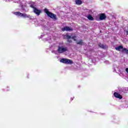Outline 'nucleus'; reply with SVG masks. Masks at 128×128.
Segmentation results:
<instances>
[{"instance_id": "f257e3e1", "label": "nucleus", "mask_w": 128, "mask_h": 128, "mask_svg": "<svg viewBox=\"0 0 128 128\" xmlns=\"http://www.w3.org/2000/svg\"><path fill=\"white\" fill-rule=\"evenodd\" d=\"M44 12H46L47 16H49V18H52V20H58L56 15L48 11V8L44 9Z\"/></svg>"}, {"instance_id": "f03ea898", "label": "nucleus", "mask_w": 128, "mask_h": 128, "mask_svg": "<svg viewBox=\"0 0 128 128\" xmlns=\"http://www.w3.org/2000/svg\"><path fill=\"white\" fill-rule=\"evenodd\" d=\"M14 14H15V16H20V17L25 18H30V15H28L26 14H22L20 12H14Z\"/></svg>"}, {"instance_id": "7ed1b4c3", "label": "nucleus", "mask_w": 128, "mask_h": 128, "mask_svg": "<svg viewBox=\"0 0 128 128\" xmlns=\"http://www.w3.org/2000/svg\"><path fill=\"white\" fill-rule=\"evenodd\" d=\"M68 47H64V46H58L57 52L59 54H62V52H68Z\"/></svg>"}, {"instance_id": "20e7f679", "label": "nucleus", "mask_w": 128, "mask_h": 128, "mask_svg": "<svg viewBox=\"0 0 128 128\" xmlns=\"http://www.w3.org/2000/svg\"><path fill=\"white\" fill-rule=\"evenodd\" d=\"M60 62H62V64H74L72 60L64 58L61 59L60 60Z\"/></svg>"}, {"instance_id": "39448f33", "label": "nucleus", "mask_w": 128, "mask_h": 128, "mask_svg": "<svg viewBox=\"0 0 128 128\" xmlns=\"http://www.w3.org/2000/svg\"><path fill=\"white\" fill-rule=\"evenodd\" d=\"M62 32H72V28L70 26H66L65 27L62 28Z\"/></svg>"}, {"instance_id": "423d86ee", "label": "nucleus", "mask_w": 128, "mask_h": 128, "mask_svg": "<svg viewBox=\"0 0 128 128\" xmlns=\"http://www.w3.org/2000/svg\"><path fill=\"white\" fill-rule=\"evenodd\" d=\"M99 18L100 20H104L106 18V16L104 13H102L100 14Z\"/></svg>"}, {"instance_id": "0eeeda50", "label": "nucleus", "mask_w": 128, "mask_h": 128, "mask_svg": "<svg viewBox=\"0 0 128 128\" xmlns=\"http://www.w3.org/2000/svg\"><path fill=\"white\" fill-rule=\"evenodd\" d=\"M114 96L115 98H119L120 100H122V96L119 94L118 92H114Z\"/></svg>"}, {"instance_id": "6e6552de", "label": "nucleus", "mask_w": 128, "mask_h": 128, "mask_svg": "<svg viewBox=\"0 0 128 128\" xmlns=\"http://www.w3.org/2000/svg\"><path fill=\"white\" fill-rule=\"evenodd\" d=\"M34 12L37 16H40L42 14V10H38V8H34Z\"/></svg>"}, {"instance_id": "1a4fd4ad", "label": "nucleus", "mask_w": 128, "mask_h": 128, "mask_svg": "<svg viewBox=\"0 0 128 128\" xmlns=\"http://www.w3.org/2000/svg\"><path fill=\"white\" fill-rule=\"evenodd\" d=\"M115 50H118V52H120V50H124V46H119L117 47H116Z\"/></svg>"}, {"instance_id": "9d476101", "label": "nucleus", "mask_w": 128, "mask_h": 128, "mask_svg": "<svg viewBox=\"0 0 128 128\" xmlns=\"http://www.w3.org/2000/svg\"><path fill=\"white\" fill-rule=\"evenodd\" d=\"M98 46H100V48H103L104 50L108 48V46H106V45H104V44H102L100 43L99 44Z\"/></svg>"}, {"instance_id": "9b49d317", "label": "nucleus", "mask_w": 128, "mask_h": 128, "mask_svg": "<svg viewBox=\"0 0 128 128\" xmlns=\"http://www.w3.org/2000/svg\"><path fill=\"white\" fill-rule=\"evenodd\" d=\"M77 44H80V46H82L84 44V40L80 39L79 42H76Z\"/></svg>"}, {"instance_id": "f8f14e48", "label": "nucleus", "mask_w": 128, "mask_h": 128, "mask_svg": "<svg viewBox=\"0 0 128 128\" xmlns=\"http://www.w3.org/2000/svg\"><path fill=\"white\" fill-rule=\"evenodd\" d=\"M75 2L76 4H78V6H80L82 4V2L81 0H76Z\"/></svg>"}, {"instance_id": "ddd939ff", "label": "nucleus", "mask_w": 128, "mask_h": 128, "mask_svg": "<svg viewBox=\"0 0 128 128\" xmlns=\"http://www.w3.org/2000/svg\"><path fill=\"white\" fill-rule=\"evenodd\" d=\"M126 52V54H128V50L126 48H124L122 50V52Z\"/></svg>"}, {"instance_id": "4468645a", "label": "nucleus", "mask_w": 128, "mask_h": 128, "mask_svg": "<svg viewBox=\"0 0 128 128\" xmlns=\"http://www.w3.org/2000/svg\"><path fill=\"white\" fill-rule=\"evenodd\" d=\"M87 18L89 20H94V18L92 15L90 14L87 16Z\"/></svg>"}, {"instance_id": "2eb2a0df", "label": "nucleus", "mask_w": 128, "mask_h": 128, "mask_svg": "<svg viewBox=\"0 0 128 128\" xmlns=\"http://www.w3.org/2000/svg\"><path fill=\"white\" fill-rule=\"evenodd\" d=\"M64 38H66V40H70V38H72V36L68 34H66V35L64 36Z\"/></svg>"}, {"instance_id": "dca6fc26", "label": "nucleus", "mask_w": 128, "mask_h": 128, "mask_svg": "<svg viewBox=\"0 0 128 128\" xmlns=\"http://www.w3.org/2000/svg\"><path fill=\"white\" fill-rule=\"evenodd\" d=\"M76 36H72V37H71V38H72V40H74V42H76Z\"/></svg>"}, {"instance_id": "f3484780", "label": "nucleus", "mask_w": 128, "mask_h": 128, "mask_svg": "<svg viewBox=\"0 0 128 128\" xmlns=\"http://www.w3.org/2000/svg\"><path fill=\"white\" fill-rule=\"evenodd\" d=\"M30 8H34H34H36L34 7V4H31L30 6Z\"/></svg>"}, {"instance_id": "a211bd4d", "label": "nucleus", "mask_w": 128, "mask_h": 128, "mask_svg": "<svg viewBox=\"0 0 128 128\" xmlns=\"http://www.w3.org/2000/svg\"><path fill=\"white\" fill-rule=\"evenodd\" d=\"M126 72H127V74H128V68H126Z\"/></svg>"}, {"instance_id": "6ab92c4d", "label": "nucleus", "mask_w": 128, "mask_h": 128, "mask_svg": "<svg viewBox=\"0 0 128 128\" xmlns=\"http://www.w3.org/2000/svg\"><path fill=\"white\" fill-rule=\"evenodd\" d=\"M68 42H72V40H68Z\"/></svg>"}, {"instance_id": "aec40b11", "label": "nucleus", "mask_w": 128, "mask_h": 128, "mask_svg": "<svg viewBox=\"0 0 128 128\" xmlns=\"http://www.w3.org/2000/svg\"><path fill=\"white\" fill-rule=\"evenodd\" d=\"M126 34H128V31L126 32Z\"/></svg>"}]
</instances>
